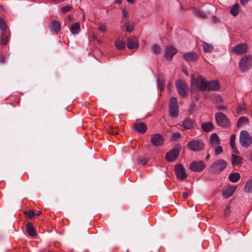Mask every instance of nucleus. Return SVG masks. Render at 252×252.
Returning <instances> with one entry per match:
<instances>
[{"instance_id": "f257e3e1", "label": "nucleus", "mask_w": 252, "mask_h": 252, "mask_svg": "<svg viewBox=\"0 0 252 252\" xmlns=\"http://www.w3.org/2000/svg\"><path fill=\"white\" fill-rule=\"evenodd\" d=\"M207 80L201 75H198L196 78L193 75L191 78V91H192L194 87H196L201 91H206Z\"/></svg>"}, {"instance_id": "f03ea898", "label": "nucleus", "mask_w": 252, "mask_h": 252, "mask_svg": "<svg viewBox=\"0 0 252 252\" xmlns=\"http://www.w3.org/2000/svg\"><path fill=\"white\" fill-rule=\"evenodd\" d=\"M227 162L222 159H219L212 164L209 170L213 173L222 172L227 166Z\"/></svg>"}, {"instance_id": "7ed1b4c3", "label": "nucleus", "mask_w": 252, "mask_h": 252, "mask_svg": "<svg viewBox=\"0 0 252 252\" xmlns=\"http://www.w3.org/2000/svg\"><path fill=\"white\" fill-rule=\"evenodd\" d=\"M215 119L218 125L223 128L228 127L230 123L227 117L222 113L219 112L215 114Z\"/></svg>"}, {"instance_id": "20e7f679", "label": "nucleus", "mask_w": 252, "mask_h": 252, "mask_svg": "<svg viewBox=\"0 0 252 252\" xmlns=\"http://www.w3.org/2000/svg\"><path fill=\"white\" fill-rule=\"evenodd\" d=\"M240 143L244 147L248 148L252 144V137L246 130H243L240 134Z\"/></svg>"}, {"instance_id": "39448f33", "label": "nucleus", "mask_w": 252, "mask_h": 252, "mask_svg": "<svg viewBox=\"0 0 252 252\" xmlns=\"http://www.w3.org/2000/svg\"><path fill=\"white\" fill-rule=\"evenodd\" d=\"M169 114L171 117L176 118L179 115V107L177 99L175 97H172L169 103Z\"/></svg>"}, {"instance_id": "423d86ee", "label": "nucleus", "mask_w": 252, "mask_h": 252, "mask_svg": "<svg viewBox=\"0 0 252 252\" xmlns=\"http://www.w3.org/2000/svg\"><path fill=\"white\" fill-rule=\"evenodd\" d=\"M239 67L240 70L243 72L250 69L252 67V57L246 56L243 58L240 61Z\"/></svg>"}, {"instance_id": "0eeeda50", "label": "nucleus", "mask_w": 252, "mask_h": 252, "mask_svg": "<svg viewBox=\"0 0 252 252\" xmlns=\"http://www.w3.org/2000/svg\"><path fill=\"white\" fill-rule=\"evenodd\" d=\"M176 86L178 94L183 97H186L188 95V87L182 80H177Z\"/></svg>"}, {"instance_id": "6e6552de", "label": "nucleus", "mask_w": 252, "mask_h": 252, "mask_svg": "<svg viewBox=\"0 0 252 252\" xmlns=\"http://www.w3.org/2000/svg\"><path fill=\"white\" fill-rule=\"evenodd\" d=\"M188 146L192 151H199L203 149L204 144L200 140H193L188 143Z\"/></svg>"}, {"instance_id": "1a4fd4ad", "label": "nucleus", "mask_w": 252, "mask_h": 252, "mask_svg": "<svg viewBox=\"0 0 252 252\" xmlns=\"http://www.w3.org/2000/svg\"><path fill=\"white\" fill-rule=\"evenodd\" d=\"M175 171L178 179L183 180L187 177L186 169L182 165H176L175 167Z\"/></svg>"}, {"instance_id": "9d476101", "label": "nucleus", "mask_w": 252, "mask_h": 252, "mask_svg": "<svg viewBox=\"0 0 252 252\" xmlns=\"http://www.w3.org/2000/svg\"><path fill=\"white\" fill-rule=\"evenodd\" d=\"M164 141V137L159 133L153 134L151 137V142L155 146L162 145Z\"/></svg>"}, {"instance_id": "9b49d317", "label": "nucleus", "mask_w": 252, "mask_h": 252, "mask_svg": "<svg viewBox=\"0 0 252 252\" xmlns=\"http://www.w3.org/2000/svg\"><path fill=\"white\" fill-rule=\"evenodd\" d=\"M205 167V163L202 161H196L190 164V169L194 172H200Z\"/></svg>"}, {"instance_id": "f8f14e48", "label": "nucleus", "mask_w": 252, "mask_h": 252, "mask_svg": "<svg viewBox=\"0 0 252 252\" xmlns=\"http://www.w3.org/2000/svg\"><path fill=\"white\" fill-rule=\"evenodd\" d=\"M247 49V46L245 44L241 43L232 47L231 51L236 54L240 55L246 53Z\"/></svg>"}, {"instance_id": "ddd939ff", "label": "nucleus", "mask_w": 252, "mask_h": 252, "mask_svg": "<svg viewBox=\"0 0 252 252\" xmlns=\"http://www.w3.org/2000/svg\"><path fill=\"white\" fill-rule=\"evenodd\" d=\"M138 46V39L136 37L130 36L127 38V47L128 49L137 50Z\"/></svg>"}, {"instance_id": "4468645a", "label": "nucleus", "mask_w": 252, "mask_h": 252, "mask_svg": "<svg viewBox=\"0 0 252 252\" xmlns=\"http://www.w3.org/2000/svg\"><path fill=\"white\" fill-rule=\"evenodd\" d=\"M220 89V83L216 80L207 81L206 91H219Z\"/></svg>"}, {"instance_id": "2eb2a0df", "label": "nucleus", "mask_w": 252, "mask_h": 252, "mask_svg": "<svg viewBox=\"0 0 252 252\" xmlns=\"http://www.w3.org/2000/svg\"><path fill=\"white\" fill-rule=\"evenodd\" d=\"M236 189V186H228L227 187H224L222 189L223 196L226 198L230 197L234 193Z\"/></svg>"}, {"instance_id": "dca6fc26", "label": "nucleus", "mask_w": 252, "mask_h": 252, "mask_svg": "<svg viewBox=\"0 0 252 252\" xmlns=\"http://www.w3.org/2000/svg\"><path fill=\"white\" fill-rule=\"evenodd\" d=\"M178 156V151L176 149H173L166 154L165 159L168 161L172 162L175 160Z\"/></svg>"}, {"instance_id": "f3484780", "label": "nucleus", "mask_w": 252, "mask_h": 252, "mask_svg": "<svg viewBox=\"0 0 252 252\" xmlns=\"http://www.w3.org/2000/svg\"><path fill=\"white\" fill-rule=\"evenodd\" d=\"M177 53V50L172 46H168L166 48L165 51V58L169 60H171L175 54Z\"/></svg>"}, {"instance_id": "a211bd4d", "label": "nucleus", "mask_w": 252, "mask_h": 252, "mask_svg": "<svg viewBox=\"0 0 252 252\" xmlns=\"http://www.w3.org/2000/svg\"><path fill=\"white\" fill-rule=\"evenodd\" d=\"M195 125V124L189 118L184 120L182 124L184 130L192 129L194 128Z\"/></svg>"}, {"instance_id": "6ab92c4d", "label": "nucleus", "mask_w": 252, "mask_h": 252, "mask_svg": "<svg viewBox=\"0 0 252 252\" xmlns=\"http://www.w3.org/2000/svg\"><path fill=\"white\" fill-rule=\"evenodd\" d=\"M210 141L213 147H216L220 144V138L216 133H213L211 135Z\"/></svg>"}, {"instance_id": "aec40b11", "label": "nucleus", "mask_w": 252, "mask_h": 252, "mask_svg": "<svg viewBox=\"0 0 252 252\" xmlns=\"http://www.w3.org/2000/svg\"><path fill=\"white\" fill-rule=\"evenodd\" d=\"M184 58L187 62H194L197 59V55L194 52H189L185 54Z\"/></svg>"}, {"instance_id": "412c9836", "label": "nucleus", "mask_w": 252, "mask_h": 252, "mask_svg": "<svg viewBox=\"0 0 252 252\" xmlns=\"http://www.w3.org/2000/svg\"><path fill=\"white\" fill-rule=\"evenodd\" d=\"M10 34L8 33L7 32H1L0 38V44L2 45H6L9 39Z\"/></svg>"}, {"instance_id": "4be33fe9", "label": "nucleus", "mask_w": 252, "mask_h": 252, "mask_svg": "<svg viewBox=\"0 0 252 252\" xmlns=\"http://www.w3.org/2000/svg\"><path fill=\"white\" fill-rule=\"evenodd\" d=\"M50 28L53 32L58 33L61 30L60 22L57 21H53L50 25Z\"/></svg>"}, {"instance_id": "5701e85b", "label": "nucleus", "mask_w": 252, "mask_h": 252, "mask_svg": "<svg viewBox=\"0 0 252 252\" xmlns=\"http://www.w3.org/2000/svg\"><path fill=\"white\" fill-rule=\"evenodd\" d=\"M135 129L139 132L145 133L147 130L146 125L142 122H137L135 123Z\"/></svg>"}, {"instance_id": "b1692460", "label": "nucleus", "mask_w": 252, "mask_h": 252, "mask_svg": "<svg viewBox=\"0 0 252 252\" xmlns=\"http://www.w3.org/2000/svg\"><path fill=\"white\" fill-rule=\"evenodd\" d=\"M201 128L205 132H208L213 129L214 126L211 122H205L201 125Z\"/></svg>"}, {"instance_id": "393cba45", "label": "nucleus", "mask_w": 252, "mask_h": 252, "mask_svg": "<svg viewBox=\"0 0 252 252\" xmlns=\"http://www.w3.org/2000/svg\"><path fill=\"white\" fill-rule=\"evenodd\" d=\"M232 164L233 165H241L242 164V158L236 155H232Z\"/></svg>"}, {"instance_id": "a878e982", "label": "nucleus", "mask_w": 252, "mask_h": 252, "mask_svg": "<svg viewBox=\"0 0 252 252\" xmlns=\"http://www.w3.org/2000/svg\"><path fill=\"white\" fill-rule=\"evenodd\" d=\"M70 30L73 34L78 33L81 30L79 23H75L72 24L70 28Z\"/></svg>"}, {"instance_id": "bb28decb", "label": "nucleus", "mask_w": 252, "mask_h": 252, "mask_svg": "<svg viewBox=\"0 0 252 252\" xmlns=\"http://www.w3.org/2000/svg\"><path fill=\"white\" fill-rule=\"evenodd\" d=\"M240 174L237 172H234L230 174L229 176V179L232 183L238 182L240 179Z\"/></svg>"}, {"instance_id": "cd10ccee", "label": "nucleus", "mask_w": 252, "mask_h": 252, "mask_svg": "<svg viewBox=\"0 0 252 252\" xmlns=\"http://www.w3.org/2000/svg\"><path fill=\"white\" fill-rule=\"evenodd\" d=\"M26 226L27 232L31 236L33 237L36 235L35 229L31 223L28 222Z\"/></svg>"}, {"instance_id": "c85d7f7f", "label": "nucleus", "mask_w": 252, "mask_h": 252, "mask_svg": "<svg viewBox=\"0 0 252 252\" xmlns=\"http://www.w3.org/2000/svg\"><path fill=\"white\" fill-rule=\"evenodd\" d=\"M248 124L249 119L245 117H241L238 119L237 121V126L238 127H240L245 124Z\"/></svg>"}, {"instance_id": "c756f323", "label": "nucleus", "mask_w": 252, "mask_h": 252, "mask_svg": "<svg viewBox=\"0 0 252 252\" xmlns=\"http://www.w3.org/2000/svg\"><path fill=\"white\" fill-rule=\"evenodd\" d=\"M239 11V5L236 3L233 5L230 10V13L234 16H236L238 14Z\"/></svg>"}, {"instance_id": "7c9ffc66", "label": "nucleus", "mask_w": 252, "mask_h": 252, "mask_svg": "<svg viewBox=\"0 0 252 252\" xmlns=\"http://www.w3.org/2000/svg\"><path fill=\"white\" fill-rule=\"evenodd\" d=\"M115 45L118 50H122L125 47L126 44L124 41L119 39L115 41Z\"/></svg>"}, {"instance_id": "2f4dec72", "label": "nucleus", "mask_w": 252, "mask_h": 252, "mask_svg": "<svg viewBox=\"0 0 252 252\" xmlns=\"http://www.w3.org/2000/svg\"><path fill=\"white\" fill-rule=\"evenodd\" d=\"M244 190L246 192L252 193V179L248 180L246 183Z\"/></svg>"}, {"instance_id": "473e14b6", "label": "nucleus", "mask_w": 252, "mask_h": 252, "mask_svg": "<svg viewBox=\"0 0 252 252\" xmlns=\"http://www.w3.org/2000/svg\"><path fill=\"white\" fill-rule=\"evenodd\" d=\"M211 100L216 103H220L223 102L222 98L218 94H213L211 96Z\"/></svg>"}, {"instance_id": "72a5a7b5", "label": "nucleus", "mask_w": 252, "mask_h": 252, "mask_svg": "<svg viewBox=\"0 0 252 252\" xmlns=\"http://www.w3.org/2000/svg\"><path fill=\"white\" fill-rule=\"evenodd\" d=\"M7 24L2 17H0V29L1 30V32H7Z\"/></svg>"}, {"instance_id": "f704fd0d", "label": "nucleus", "mask_w": 252, "mask_h": 252, "mask_svg": "<svg viewBox=\"0 0 252 252\" xmlns=\"http://www.w3.org/2000/svg\"><path fill=\"white\" fill-rule=\"evenodd\" d=\"M157 82L158 83V85L159 88V90L161 92L163 91L164 89V84L165 82L162 78L158 77L157 79Z\"/></svg>"}, {"instance_id": "c9c22d12", "label": "nucleus", "mask_w": 252, "mask_h": 252, "mask_svg": "<svg viewBox=\"0 0 252 252\" xmlns=\"http://www.w3.org/2000/svg\"><path fill=\"white\" fill-rule=\"evenodd\" d=\"M194 13L199 18L206 17V13L198 9H195L194 10Z\"/></svg>"}, {"instance_id": "e433bc0d", "label": "nucleus", "mask_w": 252, "mask_h": 252, "mask_svg": "<svg viewBox=\"0 0 252 252\" xmlns=\"http://www.w3.org/2000/svg\"><path fill=\"white\" fill-rule=\"evenodd\" d=\"M203 47L206 52H210L213 49V47L211 45L205 42H203Z\"/></svg>"}, {"instance_id": "4c0bfd02", "label": "nucleus", "mask_w": 252, "mask_h": 252, "mask_svg": "<svg viewBox=\"0 0 252 252\" xmlns=\"http://www.w3.org/2000/svg\"><path fill=\"white\" fill-rule=\"evenodd\" d=\"M98 30L102 33H105L107 31L106 26L104 23H99L98 25Z\"/></svg>"}, {"instance_id": "58836bf2", "label": "nucleus", "mask_w": 252, "mask_h": 252, "mask_svg": "<svg viewBox=\"0 0 252 252\" xmlns=\"http://www.w3.org/2000/svg\"><path fill=\"white\" fill-rule=\"evenodd\" d=\"M236 139V135L235 134H232L231 136L230 139V146L233 150H236V147L235 146V141Z\"/></svg>"}, {"instance_id": "ea45409f", "label": "nucleus", "mask_w": 252, "mask_h": 252, "mask_svg": "<svg viewBox=\"0 0 252 252\" xmlns=\"http://www.w3.org/2000/svg\"><path fill=\"white\" fill-rule=\"evenodd\" d=\"M25 216L28 219H31L32 217L35 216V213L33 210H29L24 212Z\"/></svg>"}, {"instance_id": "a19ab883", "label": "nucleus", "mask_w": 252, "mask_h": 252, "mask_svg": "<svg viewBox=\"0 0 252 252\" xmlns=\"http://www.w3.org/2000/svg\"><path fill=\"white\" fill-rule=\"evenodd\" d=\"M72 9V6L67 5L65 6H64L61 8L62 11L63 13H65L71 10Z\"/></svg>"}, {"instance_id": "79ce46f5", "label": "nucleus", "mask_w": 252, "mask_h": 252, "mask_svg": "<svg viewBox=\"0 0 252 252\" xmlns=\"http://www.w3.org/2000/svg\"><path fill=\"white\" fill-rule=\"evenodd\" d=\"M134 29L133 25L132 23H130V22H127L126 24V31L129 32H131L133 31Z\"/></svg>"}, {"instance_id": "37998d69", "label": "nucleus", "mask_w": 252, "mask_h": 252, "mask_svg": "<svg viewBox=\"0 0 252 252\" xmlns=\"http://www.w3.org/2000/svg\"><path fill=\"white\" fill-rule=\"evenodd\" d=\"M181 137V134L179 132L174 133L171 137L172 140H175L178 139H179Z\"/></svg>"}, {"instance_id": "c03bdc74", "label": "nucleus", "mask_w": 252, "mask_h": 252, "mask_svg": "<svg viewBox=\"0 0 252 252\" xmlns=\"http://www.w3.org/2000/svg\"><path fill=\"white\" fill-rule=\"evenodd\" d=\"M222 152V148L221 146L219 145L217 146L215 149V153L216 155H218L220 154Z\"/></svg>"}, {"instance_id": "a18cd8bd", "label": "nucleus", "mask_w": 252, "mask_h": 252, "mask_svg": "<svg viewBox=\"0 0 252 252\" xmlns=\"http://www.w3.org/2000/svg\"><path fill=\"white\" fill-rule=\"evenodd\" d=\"M152 50L155 53H158L160 52V49L158 45L155 44L153 46Z\"/></svg>"}, {"instance_id": "49530a36", "label": "nucleus", "mask_w": 252, "mask_h": 252, "mask_svg": "<svg viewBox=\"0 0 252 252\" xmlns=\"http://www.w3.org/2000/svg\"><path fill=\"white\" fill-rule=\"evenodd\" d=\"M231 212L230 208L229 206H227L225 208L224 210V215L225 216H228L229 215Z\"/></svg>"}, {"instance_id": "de8ad7c7", "label": "nucleus", "mask_w": 252, "mask_h": 252, "mask_svg": "<svg viewBox=\"0 0 252 252\" xmlns=\"http://www.w3.org/2000/svg\"><path fill=\"white\" fill-rule=\"evenodd\" d=\"M6 56L2 55L0 56V62L1 63H4L6 62Z\"/></svg>"}, {"instance_id": "09e8293b", "label": "nucleus", "mask_w": 252, "mask_h": 252, "mask_svg": "<svg viewBox=\"0 0 252 252\" xmlns=\"http://www.w3.org/2000/svg\"><path fill=\"white\" fill-rule=\"evenodd\" d=\"M109 133L112 135H115L118 133V131L116 129H112L109 130Z\"/></svg>"}, {"instance_id": "8fccbe9b", "label": "nucleus", "mask_w": 252, "mask_h": 252, "mask_svg": "<svg viewBox=\"0 0 252 252\" xmlns=\"http://www.w3.org/2000/svg\"><path fill=\"white\" fill-rule=\"evenodd\" d=\"M226 109V107L223 105L218 106L217 109L220 110H224Z\"/></svg>"}, {"instance_id": "3c124183", "label": "nucleus", "mask_w": 252, "mask_h": 252, "mask_svg": "<svg viewBox=\"0 0 252 252\" xmlns=\"http://www.w3.org/2000/svg\"><path fill=\"white\" fill-rule=\"evenodd\" d=\"M183 197L185 199L187 198L189 195V193L187 192H183L182 194Z\"/></svg>"}, {"instance_id": "603ef678", "label": "nucleus", "mask_w": 252, "mask_h": 252, "mask_svg": "<svg viewBox=\"0 0 252 252\" xmlns=\"http://www.w3.org/2000/svg\"><path fill=\"white\" fill-rule=\"evenodd\" d=\"M249 0H240L241 3L243 5H245L246 3L248 2Z\"/></svg>"}, {"instance_id": "864d4df0", "label": "nucleus", "mask_w": 252, "mask_h": 252, "mask_svg": "<svg viewBox=\"0 0 252 252\" xmlns=\"http://www.w3.org/2000/svg\"><path fill=\"white\" fill-rule=\"evenodd\" d=\"M122 0H114V2L116 4H121Z\"/></svg>"}, {"instance_id": "5fc2aeb1", "label": "nucleus", "mask_w": 252, "mask_h": 252, "mask_svg": "<svg viewBox=\"0 0 252 252\" xmlns=\"http://www.w3.org/2000/svg\"><path fill=\"white\" fill-rule=\"evenodd\" d=\"M123 15H124V17L126 18L127 17V12L125 10H124Z\"/></svg>"}, {"instance_id": "6e6d98bb", "label": "nucleus", "mask_w": 252, "mask_h": 252, "mask_svg": "<svg viewBox=\"0 0 252 252\" xmlns=\"http://www.w3.org/2000/svg\"><path fill=\"white\" fill-rule=\"evenodd\" d=\"M199 98H200V96H199V95H196L194 96V98H195L196 100H199Z\"/></svg>"}, {"instance_id": "4d7b16f0", "label": "nucleus", "mask_w": 252, "mask_h": 252, "mask_svg": "<svg viewBox=\"0 0 252 252\" xmlns=\"http://www.w3.org/2000/svg\"><path fill=\"white\" fill-rule=\"evenodd\" d=\"M41 214V211H38L36 213H35V216H39Z\"/></svg>"}, {"instance_id": "13d9d810", "label": "nucleus", "mask_w": 252, "mask_h": 252, "mask_svg": "<svg viewBox=\"0 0 252 252\" xmlns=\"http://www.w3.org/2000/svg\"><path fill=\"white\" fill-rule=\"evenodd\" d=\"M126 1L128 3H131L134 1V0H126Z\"/></svg>"}, {"instance_id": "bf43d9fd", "label": "nucleus", "mask_w": 252, "mask_h": 252, "mask_svg": "<svg viewBox=\"0 0 252 252\" xmlns=\"http://www.w3.org/2000/svg\"><path fill=\"white\" fill-rule=\"evenodd\" d=\"M250 159L252 161V153L250 155Z\"/></svg>"}, {"instance_id": "052dcab7", "label": "nucleus", "mask_w": 252, "mask_h": 252, "mask_svg": "<svg viewBox=\"0 0 252 252\" xmlns=\"http://www.w3.org/2000/svg\"><path fill=\"white\" fill-rule=\"evenodd\" d=\"M210 155L208 154V155H207V156H206V158L207 159H208L210 158Z\"/></svg>"}, {"instance_id": "680f3d73", "label": "nucleus", "mask_w": 252, "mask_h": 252, "mask_svg": "<svg viewBox=\"0 0 252 252\" xmlns=\"http://www.w3.org/2000/svg\"><path fill=\"white\" fill-rule=\"evenodd\" d=\"M48 252H53L52 251H49Z\"/></svg>"}]
</instances>
